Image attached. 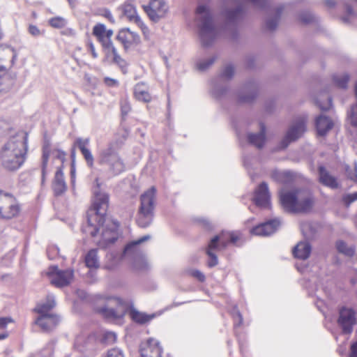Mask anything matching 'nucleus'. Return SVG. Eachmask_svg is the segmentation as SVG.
Segmentation results:
<instances>
[{"instance_id":"obj_2","label":"nucleus","mask_w":357,"mask_h":357,"mask_svg":"<svg viewBox=\"0 0 357 357\" xmlns=\"http://www.w3.org/2000/svg\"><path fill=\"white\" fill-rule=\"evenodd\" d=\"M28 150V133L18 132L4 144L0 153L1 165L8 171L15 172L25 161Z\"/></svg>"},{"instance_id":"obj_23","label":"nucleus","mask_w":357,"mask_h":357,"mask_svg":"<svg viewBox=\"0 0 357 357\" xmlns=\"http://www.w3.org/2000/svg\"><path fill=\"white\" fill-rule=\"evenodd\" d=\"M15 75L9 73L6 67L0 66V91L6 92L14 85Z\"/></svg>"},{"instance_id":"obj_18","label":"nucleus","mask_w":357,"mask_h":357,"mask_svg":"<svg viewBox=\"0 0 357 357\" xmlns=\"http://www.w3.org/2000/svg\"><path fill=\"white\" fill-rule=\"evenodd\" d=\"M116 39L122 43L126 50L132 45H137L140 43L139 36L128 28L121 29L116 36Z\"/></svg>"},{"instance_id":"obj_14","label":"nucleus","mask_w":357,"mask_h":357,"mask_svg":"<svg viewBox=\"0 0 357 357\" xmlns=\"http://www.w3.org/2000/svg\"><path fill=\"white\" fill-rule=\"evenodd\" d=\"M280 225V220L279 218H274L254 227L250 230V232L256 236H268L274 234L278 229Z\"/></svg>"},{"instance_id":"obj_22","label":"nucleus","mask_w":357,"mask_h":357,"mask_svg":"<svg viewBox=\"0 0 357 357\" xmlns=\"http://www.w3.org/2000/svg\"><path fill=\"white\" fill-rule=\"evenodd\" d=\"M319 181L323 185L328 187L331 189H337L339 188V183L337 178L332 176L325 168L321 165L318 167Z\"/></svg>"},{"instance_id":"obj_1","label":"nucleus","mask_w":357,"mask_h":357,"mask_svg":"<svg viewBox=\"0 0 357 357\" xmlns=\"http://www.w3.org/2000/svg\"><path fill=\"white\" fill-rule=\"evenodd\" d=\"M95 201L86 213V224L83 225V233L96 236L101 229L99 246L107 247L116 242L119 237V223L105 216L109 197L94 190Z\"/></svg>"},{"instance_id":"obj_10","label":"nucleus","mask_w":357,"mask_h":357,"mask_svg":"<svg viewBox=\"0 0 357 357\" xmlns=\"http://www.w3.org/2000/svg\"><path fill=\"white\" fill-rule=\"evenodd\" d=\"M245 10L242 5H238L234 9L226 8L222 11V15L225 18V26H231L234 37L236 36V27L238 24L243 20Z\"/></svg>"},{"instance_id":"obj_27","label":"nucleus","mask_w":357,"mask_h":357,"mask_svg":"<svg viewBox=\"0 0 357 357\" xmlns=\"http://www.w3.org/2000/svg\"><path fill=\"white\" fill-rule=\"evenodd\" d=\"M312 246L307 241H301L295 245L292 250L293 255L295 258L305 260L311 253Z\"/></svg>"},{"instance_id":"obj_31","label":"nucleus","mask_w":357,"mask_h":357,"mask_svg":"<svg viewBox=\"0 0 357 357\" xmlns=\"http://www.w3.org/2000/svg\"><path fill=\"white\" fill-rule=\"evenodd\" d=\"M313 204V200L311 196H307L301 198L298 196V201L296 206L295 213H306L311 210Z\"/></svg>"},{"instance_id":"obj_50","label":"nucleus","mask_w":357,"mask_h":357,"mask_svg":"<svg viewBox=\"0 0 357 357\" xmlns=\"http://www.w3.org/2000/svg\"><path fill=\"white\" fill-rule=\"evenodd\" d=\"M216 57L213 56L207 59L202 60L197 63V68L199 70H206L210 67L215 61Z\"/></svg>"},{"instance_id":"obj_56","label":"nucleus","mask_w":357,"mask_h":357,"mask_svg":"<svg viewBox=\"0 0 357 357\" xmlns=\"http://www.w3.org/2000/svg\"><path fill=\"white\" fill-rule=\"evenodd\" d=\"M294 141L291 139L289 137H288V135L286 133L284 137L281 139L280 143L278 144L276 149L278 151L279 150H284L288 147L289 144L291 142H293Z\"/></svg>"},{"instance_id":"obj_34","label":"nucleus","mask_w":357,"mask_h":357,"mask_svg":"<svg viewBox=\"0 0 357 357\" xmlns=\"http://www.w3.org/2000/svg\"><path fill=\"white\" fill-rule=\"evenodd\" d=\"M98 249H91L86 255L84 261L86 266L89 268H97L100 266L98 257Z\"/></svg>"},{"instance_id":"obj_59","label":"nucleus","mask_w":357,"mask_h":357,"mask_svg":"<svg viewBox=\"0 0 357 357\" xmlns=\"http://www.w3.org/2000/svg\"><path fill=\"white\" fill-rule=\"evenodd\" d=\"M104 357H124V355L121 349L114 348L108 350L106 356Z\"/></svg>"},{"instance_id":"obj_12","label":"nucleus","mask_w":357,"mask_h":357,"mask_svg":"<svg viewBox=\"0 0 357 357\" xmlns=\"http://www.w3.org/2000/svg\"><path fill=\"white\" fill-rule=\"evenodd\" d=\"M47 274L52 277L51 282L58 287L68 285L73 278L72 269L59 270L56 266H50Z\"/></svg>"},{"instance_id":"obj_55","label":"nucleus","mask_w":357,"mask_h":357,"mask_svg":"<svg viewBox=\"0 0 357 357\" xmlns=\"http://www.w3.org/2000/svg\"><path fill=\"white\" fill-rule=\"evenodd\" d=\"M278 178L284 183H289L294 178V173L290 171L278 172Z\"/></svg>"},{"instance_id":"obj_58","label":"nucleus","mask_w":357,"mask_h":357,"mask_svg":"<svg viewBox=\"0 0 357 357\" xmlns=\"http://www.w3.org/2000/svg\"><path fill=\"white\" fill-rule=\"evenodd\" d=\"M357 200V192L352 194H347L342 197V202L344 204L349 206L352 202Z\"/></svg>"},{"instance_id":"obj_7","label":"nucleus","mask_w":357,"mask_h":357,"mask_svg":"<svg viewBox=\"0 0 357 357\" xmlns=\"http://www.w3.org/2000/svg\"><path fill=\"white\" fill-rule=\"evenodd\" d=\"M149 235L144 236L137 240L130 241L124 248L122 258H129L133 261V266L137 270H146L148 264L146 261L142 251L140 249V244L149 240Z\"/></svg>"},{"instance_id":"obj_49","label":"nucleus","mask_w":357,"mask_h":357,"mask_svg":"<svg viewBox=\"0 0 357 357\" xmlns=\"http://www.w3.org/2000/svg\"><path fill=\"white\" fill-rule=\"evenodd\" d=\"M316 105L319 107V109L322 111L328 110L332 106V98L328 95L326 96V102H321L319 100H316Z\"/></svg>"},{"instance_id":"obj_41","label":"nucleus","mask_w":357,"mask_h":357,"mask_svg":"<svg viewBox=\"0 0 357 357\" xmlns=\"http://www.w3.org/2000/svg\"><path fill=\"white\" fill-rule=\"evenodd\" d=\"M113 55V62L116 63L123 73L127 72V62L118 54L117 50L113 48L110 52Z\"/></svg>"},{"instance_id":"obj_21","label":"nucleus","mask_w":357,"mask_h":357,"mask_svg":"<svg viewBox=\"0 0 357 357\" xmlns=\"http://www.w3.org/2000/svg\"><path fill=\"white\" fill-rule=\"evenodd\" d=\"M60 318L54 314L41 315L35 321V324L38 325L43 331L50 332L52 331L59 323Z\"/></svg>"},{"instance_id":"obj_5","label":"nucleus","mask_w":357,"mask_h":357,"mask_svg":"<svg viewBox=\"0 0 357 357\" xmlns=\"http://www.w3.org/2000/svg\"><path fill=\"white\" fill-rule=\"evenodd\" d=\"M155 193V188L151 187L140 196V205L136 222L137 225L142 228L148 227L153 222L156 200Z\"/></svg>"},{"instance_id":"obj_38","label":"nucleus","mask_w":357,"mask_h":357,"mask_svg":"<svg viewBox=\"0 0 357 357\" xmlns=\"http://www.w3.org/2000/svg\"><path fill=\"white\" fill-rule=\"evenodd\" d=\"M282 10H283V8L281 6L277 8L276 11H275V16H274L273 17L268 18L266 20L265 26H266V29L272 31H274L277 28L279 20L280 18V16H281V14L282 12Z\"/></svg>"},{"instance_id":"obj_8","label":"nucleus","mask_w":357,"mask_h":357,"mask_svg":"<svg viewBox=\"0 0 357 357\" xmlns=\"http://www.w3.org/2000/svg\"><path fill=\"white\" fill-rule=\"evenodd\" d=\"M100 301L103 303H100L95 307L97 313L102 315L107 319H117L120 318L122 314L119 307L122 305L121 301L116 297L113 296H100Z\"/></svg>"},{"instance_id":"obj_44","label":"nucleus","mask_w":357,"mask_h":357,"mask_svg":"<svg viewBox=\"0 0 357 357\" xmlns=\"http://www.w3.org/2000/svg\"><path fill=\"white\" fill-rule=\"evenodd\" d=\"M13 126L11 123L6 119H0V136L11 135Z\"/></svg>"},{"instance_id":"obj_46","label":"nucleus","mask_w":357,"mask_h":357,"mask_svg":"<svg viewBox=\"0 0 357 357\" xmlns=\"http://www.w3.org/2000/svg\"><path fill=\"white\" fill-rule=\"evenodd\" d=\"M234 74V68L231 64L227 65L222 70L220 76L217 78V79H231Z\"/></svg>"},{"instance_id":"obj_15","label":"nucleus","mask_w":357,"mask_h":357,"mask_svg":"<svg viewBox=\"0 0 357 357\" xmlns=\"http://www.w3.org/2000/svg\"><path fill=\"white\" fill-rule=\"evenodd\" d=\"M139 351L142 357H161L162 348L158 340L151 337L142 342Z\"/></svg>"},{"instance_id":"obj_25","label":"nucleus","mask_w":357,"mask_h":357,"mask_svg":"<svg viewBox=\"0 0 357 357\" xmlns=\"http://www.w3.org/2000/svg\"><path fill=\"white\" fill-rule=\"evenodd\" d=\"M52 189L56 196L63 194L66 189V183L64 179L63 172L61 167L57 169L52 182Z\"/></svg>"},{"instance_id":"obj_39","label":"nucleus","mask_w":357,"mask_h":357,"mask_svg":"<svg viewBox=\"0 0 357 357\" xmlns=\"http://www.w3.org/2000/svg\"><path fill=\"white\" fill-rule=\"evenodd\" d=\"M335 247L338 252L343 254L347 257H352L355 253V248L353 246H348L342 240L337 241L335 243Z\"/></svg>"},{"instance_id":"obj_51","label":"nucleus","mask_w":357,"mask_h":357,"mask_svg":"<svg viewBox=\"0 0 357 357\" xmlns=\"http://www.w3.org/2000/svg\"><path fill=\"white\" fill-rule=\"evenodd\" d=\"M187 273L189 275L197 279L199 282H203L206 280L204 274L197 269H188Z\"/></svg>"},{"instance_id":"obj_45","label":"nucleus","mask_w":357,"mask_h":357,"mask_svg":"<svg viewBox=\"0 0 357 357\" xmlns=\"http://www.w3.org/2000/svg\"><path fill=\"white\" fill-rule=\"evenodd\" d=\"M49 24L56 29H61L66 26L67 24V20L60 16L52 17L48 21Z\"/></svg>"},{"instance_id":"obj_52","label":"nucleus","mask_w":357,"mask_h":357,"mask_svg":"<svg viewBox=\"0 0 357 357\" xmlns=\"http://www.w3.org/2000/svg\"><path fill=\"white\" fill-rule=\"evenodd\" d=\"M106 27L103 24H97L93 28V35L96 38L101 37L105 34Z\"/></svg>"},{"instance_id":"obj_4","label":"nucleus","mask_w":357,"mask_h":357,"mask_svg":"<svg viewBox=\"0 0 357 357\" xmlns=\"http://www.w3.org/2000/svg\"><path fill=\"white\" fill-rule=\"evenodd\" d=\"M199 17V37L203 47H211L218 35L217 29L213 24V15L206 5H199L196 9Z\"/></svg>"},{"instance_id":"obj_43","label":"nucleus","mask_w":357,"mask_h":357,"mask_svg":"<svg viewBox=\"0 0 357 357\" xmlns=\"http://www.w3.org/2000/svg\"><path fill=\"white\" fill-rule=\"evenodd\" d=\"M333 80L335 84L341 89H346L347 84L349 80V75L348 74H344L342 75H334Z\"/></svg>"},{"instance_id":"obj_36","label":"nucleus","mask_w":357,"mask_h":357,"mask_svg":"<svg viewBox=\"0 0 357 357\" xmlns=\"http://www.w3.org/2000/svg\"><path fill=\"white\" fill-rule=\"evenodd\" d=\"M96 339L94 335H89L84 341L83 345H77L80 352L84 353L87 351H93L96 348Z\"/></svg>"},{"instance_id":"obj_62","label":"nucleus","mask_w":357,"mask_h":357,"mask_svg":"<svg viewBox=\"0 0 357 357\" xmlns=\"http://www.w3.org/2000/svg\"><path fill=\"white\" fill-rule=\"evenodd\" d=\"M52 154L55 158L60 160L62 163L64 162L66 155L64 151L57 149L53 151Z\"/></svg>"},{"instance_id":"obj_64","label":"nucleus","mask_w":357,"mask_h":357,"mask_svg":"<svg viewBox=\"0 0 357 357\" xmlns=\"http://www.w3.org/2000/svg\"><path fill=\"white\" fill-rule=\"evenodd\" d=\"M349 357H357V341L351 344Z\"/></svg>"},{"instance_id":"obj_6","label":"nucleus","mask_w":357,"mask_h":357,"mask_svg":"<svg viewBox=\"0 0 357 357\" xmlns=\"http://www.w3.org/2000/svg\"><path fill=\"white\" fill-rule=\"evenodd\" d=\"M239 239L238 234L222 232L213 236L209 241L206 249V253L208 257L207 266L213 268L218 265V259L214 251L226 248L229 243H235Z\"/></svg>"},{"instance_id":"obj_40","label":"nucleus","mask_w":357,"mask_h":357,"mask_svg":"<svg viewBox=\"0 0 357 357\" xmlns=\"http://www.w3.org/2000/svg\"><path fill=\"white\" fill-rule=\"evenodd\" d=\"M354 91L356 102L351 107L350 110L347 113V116L349 119L351 125L357 128V82L355 84Z\"/></svg>"},{"instance_id":"obj_37","label":"nucleus","mask_w":357,"mask_h":357,"mask_svg":"<svg viewBox=\"0 0 357 357\" xmlns=\"http://www.w3.org/2000/svg\"><path fill=\"white\" fill-rule=\"evenodd\" d=\"M213 89L211 91L212 95L216 99H221L224 98L229 91V88L227 86L220 85L216 82V79L212 81Z\"/></svg>"},{"instance_id":"obj_35","label":"nucleus","mask_w":357,"mask_h":357,"mask_svg":"<svg viewBox=\"0 0 357 357\" xmlns=\"http://www.w3.org/2000/svg\"><path fill=\"white\" fill-rule=\"evenodd\" d=\"M50 154V146L49 144H44L43 146L42 156V179L41 184L43 185L45 181L46 169Z\"/></svg>"},{"instance_id":"obj_30","label":"nucleus","mask_w":357,"mask_h":357,"mask_svg":"<svg viewBox=\"0 0 357 357\" xmlns=\"http://www.w3.org/2000/svg\"><path fill=\"white\" fill-rule=\"evenodd\" d=\"M231 317L234 320V334L238 340L240 350L241 351H242V344L241 342L240 337H239V335L238 333V328L240 327L243 324V316H242L241 313L240 312V311L238 310L237 306H236V305L234 306V307L231 310Z\"/></svg>"},{"instance_id":"obj_32","label":"nucleus","mask_w":357,"mask_h":357,"mask_svg":"<svg viewBox=\"0 0 357 357\" xmlns=\"http://www.w3.org/2000/svg\"><path fill=\"white\" fill-rule=\"evenodd\" d=\"M134 95L139 100H142L145 102L151 100V96L149 93L147 86L144 83H138L135 86Z\"/></svg>"},{"instance_id":"obj_54","label":"nucleus","mask_w":357,"mask_h":357,"mask_svg":"<svg viewBox=\"0 0 357 357\" xmlns=\"http://www.w3.org/2000/svg\"><path fill=\"white\" fill-rule=\"evenodd\" d=\"M299 20L305 24H310L314 20V16L310 12H303L299 15Z\"/></svg>"},{"instance_id":"obj_11","label":"nucleus","mask_w":357,"mask_h":357,"mask_svg":"<svg viewBox=\"0 0 357 357\" xmlns=\"http://www.w3.org/2000/svg\"><path fill=\"white\" fill-rule=\"evenodd\" d=\"M143 9L151 20L157 22L165 16L168 6L163 0H150L147 5L143 6Z\"/></svg>"},{"instance_id":"obj_19","label":"nucleus","mask_w":357,"mask_h":357,"mask_svg":"<svg viewBox=\"0 0 357 357\" xmlns=\"http://www.w3.org/2000/svg\"><path fill=\"white\" fill-rule=\"evenodd\" d=\"M298 196L297 191H287L280 194V204L285 211L295 213Z\"/></svg>"},{"instance_id":"obj_16","label":"nucleus","mask_w":357,"mask_h":357,"mask_svg":"<svg viewBox=\"0 0 357 357\" xmlns=\"http://www.w3.org/2000/svg\"><path fill=\"white\" fill-rule=\"evenodd\" d=\"M270 199L268 184L264 181L261 182L255 191L253 202L256 206L266 208L270 206Z\"/></svg>"},{"instance_id":"obj_48","label":"nucleus","mask_w":357,"mask_h":357,"mask_svg":"<svg viewBox=\"0 0 357 357\" xmlns=\"http://www.w3.org/2000/svg\"><path fill=\"white\" fill-rule=\"evenodd\" d=\"M116 340V335L114 332L106 331L103 333L100 341L105 344L114 343Z\"/></svg>"},{"instance_id":"obj_33","label":"nucleus","mask_w":357,"mask_h":357,"mask_svg":"<svg viewBox=\"0 0 357 357\" xmlns=\"http://www.w3.org/2000/svg\"><path fill=\"white\" fill-rule=\"evenodd\" d=\"M130 317L131 319L136 323L139 324H144L147 322L150 321L151 319H153L155 317V314H148L144 312H141L136 309H131L130 310Z\"/></svg>"},{"instance_id":"obj_47","label":"nucleus","mask_w":357,"mask_h":357,"mask_svg":"<svg viewBox=\"0 0 357 357\" xmlns=\"http://www.w3.org/2000/svg\"><path fill=\"white\" fill-rule=\"evenodd\" d=\"M344 4L346 9V15L342 17L341 20L344 24H349L351 22L350 18L356 16V14L348 1H345Z\"/></svg>"},{"instance_id":"obj_28","label":"nucleus","mask_w":357,"mask_h":357,"mask_svg":"<svg viewBox=\"0 0 357 357\" xmlns=\"http://www.w3.org/2000/svg\"><path fill=\"white\" fill-rule=\"evenodd\" d=\"M56 305L54 296L52 294H49L47 296L46 301L43 303L37 304L34 308V311L41 315L51 314L50 310L53 309Z\"/></svg>"},{"instance_id":"obj_26","label":"nucleus","mask_w":357,"mask_h":357,"mask_svg":"<svg viewBox=\"0 0 357 357\" xmlns=\"http://www.w3.org/2000/svg\"><path fill=\"white\" fill-rule=\"evenodd\" d=\"M305 130V121L303 119H299L289 128L287 134L291 140L295 142L303 135Z\"/></svg>"},{"instance_id":"obj_42","label":"nucleus","mask_w":357,"mask_h":357,"mask_svg":"<svg viewBox=\"0 0 357 357\" xmlns=\"http://www.w3.org/2000/svg\"><path fill=\"white\" fill-rule=\"evenodd\" d=\"M97 39L100 43L104 51L106 52L107 56H109L113 48H115L112 40L107 38L105 35L97 38Z\"/></svg>"},{"instance_id":"obj_20","label":"nucleus","mask_w":357,"mask_h":357,"mask_svg":"<svg viewBox=\"0 0 357 357\" xmlns=\"http://www.w3.org/2000/svg\"><path fill=\"white\" fill-rule=\"evenodd\" d=\"M260 130L258 133L249 132L247 135L248 142L258 149H262L266 140V128L264 123H259Z\"/></svg>"},{"instance_id":"obj_29","label":"nucleus","mask_w":357,"mask_h":357,"mask_svg":"<svg viewBox=\"0 0 357 357\" xmlns=\"http://www.w3.org/2000/svg\"><path fill=\"white\" fill-rule=\"evenodd\" d=\"M123 13L127 18L135 22L138 26L144 25L140 17L137 15L135 7L129 3H126L123 6Z\"/></svg>"},{"instance_id":"obj_53","label":"nucleus","mask_w":357,"mask_h":357,"mask_svg":"<svg viewBox=\"0 0 357 357\" xmlns=\"http://www.w3.org/2000/svg\"><path fill=\"white\" fill-rule=\"evenodd\" d=\"M20 211V207L17 205L13 204L9 206V211L5 213L3 219H11L15 217Z\"/></svg>"},{"instance_id":"obj_61","label":"nucleus","mask_w":357,"mask_h":357,"mask_svg":"<svg viewBox=\"0 0 357 357\" xmlns=\"http://www.w3.org/2000/svg\"><path fill=\"white\" fill-rule=\"evenodd\" d=\"M29 33L34 37H38L42 34V31L36 26L29 24L28 27Z\"/></svg>"},{"instance_id":"obj_9","label":"nucleus","mask_w":357,"mask_h":357,"mask_svg":"<svg viewBox=\"0 0 357 357\" xmlns=\"http://www.w3.org/2000/svg\"><path fill=\"white\" fill-rule=\"evenodd\" d=\"M337 322L343 334H351L356 324V312L351 307H342L339 310Z\"/></svg>"},{"instance_id":"obj_60","label":"nucleus","mask_w":357,"mask_h":357,"mask_svg":"<svg viewBox=\"0 0 357 357\" xmlns=\"http://www.w3.org/2000/svg\"><path fill=\"white\" fill-rule=\"evenodd\" d=\"M247 2H250L254 6L259 8H265L268 4V0H244Z\"/></svg>"},{"instance_id":"obj_57","label":"nucleus","mask_w":357,"mask_h":357,"mask_svg":"<svg viewBox=\"0 0 357 357\" xmlns=\"http://www.w3.org/2000/svg\"><path fill=\"white\" fill-rule=\"evenodd\" d=\"M59 248L56 245H50L47 249V255L50 260H53L59 255Z\"/></svg>"},{"instance_id":"obj_17","label":"nucleus","mask_w":357,"mask_h":357,"mask_svg":"<svg viewBox=\"0 0 357 357\" xmlns=\"http://www.w3.org/2000/svg\"><path fill=\"white\" fill-rule=\"evenodd\" d=\"M89 145L90 139L89 137H77L75 139L73 142V148H77L80 151L87 166L91 168L93 167L94 165V158L91 150L89 148Z\"/></svg>"},{"instance_id":"obj_63","label":"nucleus","mask_w":357,"mask_h":357,"mask_svg":"<svg viewBox=\"0 0 357 357\" xmlns=\"http://www.w3.org/2000/svg\"><path fill=\"white\" fill-rule=\"evenodd\" d=\"M198 222L202 224V225L206 229H211L213 228V225L211 222L205 218H201L198 219Z\"/></svg>"},{"instance_id":"obj_3","label":"nucleus","mask_w":357,"mask_h":357,"mask_svg":"<svg viewBox=\"0 0 357 357\" xmlns=\"http://www.w3.org/2000/svg\"><path fill=\"white\" fill-rule=\"evenodd\" d=\"M119 149L117 141H111L98 152V162L109 176L114 177L126 171V165L119 154Z\"/></svg>"},{"instance_id":"obj_24","label":"nucleus","mask_w":357,"mask_h":357,"mask_svg":"<svg viewBox=\"0 0 357 357\" xmlns=\"http://www.w3.org/2000/svg\"><path fill=\"white\" fill-rule=\"evenodd\" d=\"M333 127V121L325 115L321 114L315 119V128L319 136H325Z\"/></svg>"},{"instance_id":"obj_13","label":"nucleus","mask_w":357,"mask_h":357,"mask_svg":"<svg viewBox=\"0 0 357 357\" xmlns=\"http://www.w3.org/2000/svg\"><path fill=\"white\" fill-rule=\"evenodd\" d=\"M258 84L254 79L248 81L238 92L237 100L239 103L252 102L257 96Z\"/></svg>"}]
</instances>
